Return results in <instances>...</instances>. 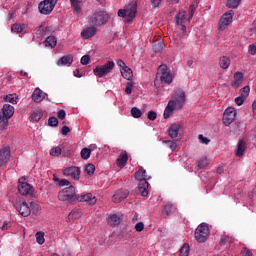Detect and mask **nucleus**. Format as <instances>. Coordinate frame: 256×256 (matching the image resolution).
<instances>
[{"mask_svg":"<svg viewBox=\"0 0 256 256\" xmlns=\"http://www.w3.org/2000/svg\"><path fill=\"white\" fill-rule=\"evenodd\" d=\"M15 108L10 104H4L0 110V131H5L9 127V120L13 117Z\"/></svg>","mask_w":256,"mask_h":256,"instance_id":"obj_1","label":"nucleus"},{"mask_svg":"<svg viewBox=\"0 0 256 256\" xmlns=\"http://www.w3.org/2000/svg\"><path fill=\"white\" fill-rule=\"evenodd\" d=\"M165 83L166 85H171L173 83V75L171 74V70L167 67V65H160L158 68V72L156 74V79L154 80V85L157 86L159 82Z\"/></svg>","mask_w":256,"mask_h":256,"instance_id":"obj_2","label":"nucleus"},{"mask_svg":"<svg viewBox=\"0 0 256 256\" xmlns=\"http://www.w3.org/2000/svg\"><path fill=\"white\" fill-rule=\"evenodd\" d=\"M59 201H68L69 203L77 202V194L75 192V186H68L62 189L58 193Z\"/></svg>","mask_w":256,"mask_h":256,"instance_id":"obj_3","label":"nucleus"},{"mask_svg":"<svg viewBox=\"0 0 256 256\" xmlns=\"http://www.w3.org/2000/svg\"><path fill=\"white\" fill-rule=\"evenodd\" d=\"M135 15H137V3L135 2L130 4L128 8L118 11V17L125 19L126 23H131L135 19Z\"/></svg>","mask_w":256,"mask_h":256,"instance_id":"obj_4","label":"nucleus"},{"mask_svg":"<svg viewBox=\"0 0 256 256\" xmlns=\"http://www.w3.org/2000/svg\"><path fill=\"white\" fill-rule=\"evenodd\" d=\"M115 69V62L113 61H108L104 65H98L93 69V73L96 77H105V75H109L111 71Z\"/></svg>","mask_w":256,"mask_h":256,"instance_id":"obj_5","label":"nucleus"},{"mask_svg":"<svg viewBox=\"0 0 256 256\" xmlns=\"http://www.w3.org/2000/svg\"><path fill=\"white\" fill-rule=\"evenodd\" d=\"M109 21V15L107 12L99 10L96 11L91 17H90V23L92 25H95L96 27H101V25H105Z\"/></svg>","mask_w":256,"mask_h":256,"instance_id":"obj_6","label":"nucleus"},{"mask_svg":"<svg viewBox=\"0 0 256 256\" xmlns=\"http://www.w3.org/2000/svg\"><path fill=\"white\" fill-rule=\"evenodd\" d=\"M209 238V226L205 223L200 224L195 231V239L198 243H205Z\"/></svg>","mask_w":256,"mask_h":256,"instance_id":"obj_7","label":"nucleus"},{"mask_svg":"<svg viewBox=\"0 0 256 256\" xmlns=\"http://www.w3.org/2000/svg\"><path fill=\"white\" fill-rule=\"evenodd\" d=\"M57 5V0H44L39 3L38 9L42 15H51Z\"/></svg>","mask_w":256,"mask_h":256,"instance_id":"obj_8","label":"nucleus"},{"mask_svg":"<svg viewBox=\"0 0 256 256\" xmlns=\"http://www.w3.org/2000/svg\"><path fill=\"white\" fill-rule=\"evenodd\" d=\"M62 175L73 181H79L81 179V168L77 166H70L62 170Z\"/></svg>","mask_w":256,"mask_h":256,"instance_id":"obj_9","label":"nucleus"},{"mask_svg":"<svg viewBox=\"0 0 256 256\" xmlns=\"http://www.w3.org/2000/svg\"><path fill=\"white\" fill-rule=\"evenodd\" d=\"M175 21L176 24L181 27L182 35H186L187 33V27L185 26L186 23H189L191 19L187 18V12L185 11H180L176 16H175Z\"/></svg>","mask_w":256,"mask_h":256,"instance_id":"obj_10","label":"nucleus"},{"mask_svg":"<svg viewBox=\"0 0 256 256\" xmlns=\"http://www.w3.org/2000/svg\"><path fill=\"white\" fill-rule=\"evenodd\" d=\"M174 102V106L177 107V109H182V107L185 105V91L183 89L178 88L175 90V93L173 95V99L170 100Z\"/></svg>","mask_w":256,"mask_h":256,"instance_id":"obj_11","label":"nucleus"},{"mask_svg":"<svg viewBox=\"0 0 256 256\" xmlns=\"http://www.w3.org/2000/svg\"><path fill=\"white\" fill-rule=\"evenodd\" d=\"M233 15H235V12L233 10H229L228 12L223 14L219 21L220 31H225V29L229 27V24L233 23Z\"/></svg>","mask_w":256,"mask_h":256,"instance_id":"obj_12","label":"nucleus"},{"mask_svg":"<svg viewBox=\"0 0 256 256\" xmlns=\"http://www.w3.org/2000/svg\"><path fill=\"white\" fill-rule=\"evenodd\" d=\"M237 117V110L235 108L229 107L224 111L223 115V123L226 125V127H229L233 121H235V118Z\"/></svg>","mask_w":256,"mask_h":256,"instance_id":"obj_13","label":"nucleus"},{"mask_svg":"<svg viewBox=\"0 0 256 256\" xmlns=\"http://www.w3.org/2000/svg\"><path fill=\"white\" fill-rule=\"evenodd\" d=\"M11 161V147L2 146L0 148V167L7 165Z\"/></svg>","mask_w":256,"mask_h":256,"instance_id":"obj_14","label":"nucleus"},{"mask_svg":"<svg viewBox=\"0 0 256 256\" xmlns=\"http://www.w3.org/2000/svg\"><path fill=\"white\" fill-rule=\"evenodd\" d=\"M85 1L86 0H70L72 13H74L76 17H81L83 13V3H85Z\"/></svg>","mask_w":256,"mask_h":256,"instance_id":"obj_15","label":"nucleus"},{"mask_svg":"<svg viewBox=\"0 0 256 256\" xmlns=\"http://www.w3.org/2000/svg\"><path fill=\"white\" fill-rule=\"evenodd\" d=\"M76 201L80 203H87V205H95L97 203V197L93 196L92 193H86L82 195H77Z\"/></svg>","mask_w":256,"mask_h":256,"instance_id":"obj_16","label":"nucleus"},{"mask_svg":"<svg viewBox=\"0 0 256 256\" xmlns=\"http://www.w3.org/2000/svg\"><path fill=\"white\" fill-rule=\"evenodd\" d=\"M18 191L20 195H33V186L27 182H21V180H19Z\"/></svg>","mask_w":256,"mask_h":256,"instance_id":"obj_17","label":"nucleus"},{"mask_svg":"<svg viewBox=\"0 0 256 256\" xmlns=\"http://www.w3.org/2000/svg\"><path fill=\"white\" fill-rule=\"evenodd\" d=\"M16 209L22 215V217H29L31 215V207H29V204L27 202H22L18 205H16Z\"/></svg>","mask_w":256,"mask_h":256,"instance_id":"obj_18","label":"nucleus"},{"mask_svg":"<svg viewBox=\"0 0 256 256\" xmlns=\"http://www.w3.org/2000/svg\"><path fill=\"white\" fill-rule=\"evenodd\" d=\"M82 39H92L97 35V28L95 26L87 27L81 32Z\"/></svg>","mask_w":256,"mask_h":256,"instance_id":"obj_19","label":"nucleus"},{"mask_svg":"<svg viewBox=\"0 0 256 256\" xmlns=\"http://www.w3.org/2000/svg\"><path fill=\"white\" fill-rule=\"evenodd\" d=\"M45 97H47V93L43 92L40 88H36L32 93V101L34 103H41Z\"/></svg>","mask_w":256,"mask_h":256,"instance_id":"obj_20","label":"nucleus"},{"mask_svg":"<svg viewBox=\"0 0 256 256\" xmlns=\"http://www.w3.org/2000/svg\"><path fill=\"white\" fill-rule=\"evenodd\" d=\"M129 197V191L127 190H118L112 197V201L114 203H121L123 199H127Z\"/></svg>","mask_w":256,"mask_h":256,"instance_id":"obj_21","label":"nucleus"},{"mask_svg":"<svg viewBox=\"0 0 256 256\" xmlns=\"http://www.w3.org/2000/svg\"><path fill=\"white\" fill-rule=\"evenodd\" d=\"M121 221H123V214H112L108 219V225L117 227V225H121Z\"/></svg>","mask_w":256,"mask_h":256,"instance_id":"obj_22","label":"nucleus"},{"mask_svg":"<svg viewBox=\"0 0 256 256\" xmlns=\"http://www.w3.org/2000/svg\"><path fill=\"white\" fill-rule=\"evenodd\" d=\"M138 191L142 197L149 195V182L147 180H141L138 184Z\"/></svg>","mask_w":256,"mask_h":256,"instance_id":"obj_23","label":"nucleus"},{"mask_svg":"<svg viewBox=\"0 0 256 256\" xmlns=\"http://www.w3.org/2000/svg\"><path fill=\"white\" fill-rule=\"evenodd\" d=\"M247 151V143L245 140H239L236 149V157H243Z\"/></svg>","mask_w":256,"mask_h":256,"instance_id":"obj_24","label":"nucleus"},{"mask_svg":"<svg viewBox=\"0 0 256 256\" xmlns=\"http://www.w3.org/2000/svg\"><path fill=\"white\" fill-rule=\"evenodd\" d=\"M175 109H179L175 106V102L174 101H169L165 110H164V119H169V117H171V115H173V111Z\"/></svg>","mask_w":256,"mask_h":256,"instance_id":"obj_25","label":"nucleus"},{"mask_svg":"<svg viewBox=\"0 0 256 256\" xmlns=\"http://www.w3.org/2000/svg\"><path fill=\"white\" fill-rule=\"evenodd\" d=\"M181 129V124H172L168 130V135L171 139H177L179 137V130Z\"/></svg>","mask_w":256,"mask_h":256,"instance_id":"obj_26","label":"nucleus"},{"mask_svg":"<svg viewBox=\"0 0 256 256\" xmlns=\"http://www.w3.org/2000/svg\"><path fill=\"white\" fill-rule=\"evenodd\" d=\"M127 161H129V155H127V151H123L117 159V166L123 169L127 165Z\"/></svg>","mask_w":256,"mask_h":256,"instance_id":"obj_27","label":"nucleus"},{"mask_svg":"<svg viewBox=\"0 0 256 256\" xmlns=\"http://www.w3.org/2000/svg\"><path fill=\"white\" fill-rule=\"evenodd\" d=\"M243 72H236L234 73V81L232 82V87L234 89H237L239 87H241V84L243 83Z\"/></svg>","mask_w":256,"mask_h":256,"instance_id":"obj_28","label":"nucleus"},{"mask_svg":"<svg viewBox=\"0 0 256 256\" xmlns=\"http://www.w3.org/2000/svg\"><path fill=\"white\" fill-rule=\"evenodd\" d=\"M135 179H137V181H139V183L141 181H147L149 179H151V176L147 175V171L143 168H140L136 173H135Z\"/></svg>","mask_w":256,"mask_h":256,"instance_id":"obj_29","label":"nucleus"},{"mask_svg":"<svg viewBox=\"0 0 256 256\" xmlns=\"http://www.w3.org/2000/svg\"><path fill=\"white\" fill-rule=\"evenodd\" d=\"M72 64H73V55L71 54L62 56L57 62V65H59L60 67H63L65 65H72Z\"/></svg>","mask_w":256,"mask_h":256,"instance_id":"obj_30","label":"nucleus"},{"mask_svg":"<svg viewBox=\"0 0 256 256\" xmlns=\"http://www.w3.org/2000/svg\"><path fill=\"white\" fill-rule=\"evenodd\" d=\"M121 75L124 79H127V81H131V79H133V70L126 66L121 69Z\"/></svg>","mask_w":256,"mask_h":256,"instance_id":"obj_31","label":"nucleus"},{"mask_svg":"<svg viewBox=\"0 0 256 256\" xmlns=\"http://www.w3.org/2000/svg\"><path fill=\"white\" fill-rule=\"evenodd\" d=\"M219 66L221 69H229L231 66V59L227 56H222L219 59Z\"/></svg>","mask_w":256,"mask_h":256,"instance_id":"obj_32","label":"nucleus"},{"mask_svg":"<svg viewBox=\"0 0 256 256\" xmlns=\"http://www.w3.org/2000/svg\"><path fill=\"white\" fill-rule=\"evenodd\" d=\"M44 45L45 47H50V49L57 47V38L55 36H48L44 41Z\"/></svg>","mask_w":256,"mask_h":256,"instance_id":"obj_33","label":"nucleus"},{"mask_svg":"<svg viewBox=\"0 0 256 256\" xmlns=\"http://www.w3.org/2000/svg\"><path fill=\"white\" fill-rule=\"evenodd\" d=\"M81 210L74 209L68 214V221H75L77 219H81Z\"/></svg>","mask_w":256,"mask_h":256,"instance_id":"obj_34","label":"nucleus"},{"mask_svg":"<svg viewBox=\"0 0 256 256\" xmlns=\"http://www.w3.org/2000/svg\"><path fill=\"white\" fill-rule=\"evenodd\" d=\"M54 182L58 187H71V182L67 179H59L57 176H54Z\"/></svg>","mask_w":256,"mask_h":256,"instance_id":"obj_35","label":"nucleus"},{"mask_svg":"<svg viewBox=\"0 0 256 256\" xmlns=\"http://www.w3.org/2000/svg\"><path fill=\"white\" fill-rule=\"evenodd\" d=\"M171 211H173V204L168 202L162 210L163 217H169V215H171Z\"/></svg>","mask_w":256,"mask_h":256,"instance_id":"obj_36","label":"nucleus"},{"mask_svg":"<svg viewBox=\"0 0 256 256\" xmlns=\"http://www.w3.org/2000/svg\"><path fill=\"white\" fill-rule=\"evenodd\" d=\"M23 29H25V24H13L11 27L12 33H23Z\"/></svg>","mask_w":256,"mask_h":256,"instance_id":"obj_37","label":"nucleus"},{"mask_svg":"<svg viewBox=\"0 0 256 256\" xmlns=\"http://www.w3.org/2000/svg\"><path fill=\"white\" fill-rule=\"evenodd\" d=\"M240 4L241 0H228L226 7H228V9H237V7H239Z\"/></svg>","mask_w":256,"mask_h":256,"instance_id":"obj_38","label":"nucleus"},{"mask_svg":"<svg viewBox=\"0 0 256 256\" xmlns=\"http://www.w3.org/2000/svg\"><path fill=\"white\" fill-rule=\"evenodd\" d=\"M209 165V161L207 160V157H203L197 162L198 169H205Z\"/></svg>","mask_w":256,"mask_h":256,"instance_id":"obj_39","label":"nucleus"},{"mask_svg":"<svg viewBox=\"0 0 256 256\" xmlns=\"http://www.w3.org/2000/svg\"><path fill=\"white\" fill-rule=\"evenodd\" d=\"M164 145H166V147H168V149H170L171 151H175V149H177V143L175 141L172 140H164L163 141Z\"/></svg>","mask_w":256,"mask_h":256,"instance_id":"obj_40","label":"nucleus"},{"mask_svg":"<svg viewBox=\"0 0 256 256\" xmlns=\"http://www.w3.org/2000/svg\"><path fill=\"white\" fill-rule=\"evenodd\" d=\"M131 115H132V117H134V119H139L141 117V115H143V112H141V109H139L137 107H133L131 109Z\"/></svg>","mask_w":256,"mask_h":256,"instance_id":"obj_41","label":"nucleus"},{"mask_svg":"<svg viewBox=\"0 0 256 256\" xmlns=\"http://www.w3.org/2000/svg\"><path fill=\"white\" fill-rule=\"evenodd\" d=\"M36 242L38 243V245H43V243H45V233L44 232L36 233Z\"/></svg>","mask_w":256,"mask_h":256,"instance_id":"obj_42","label":"nucleus"},{"mask_svg":"<svg viewBox=\"0 0 256 256\" xmlns=\"http://www.w3.org/2000/svg\"><path fill=\"white\" fill-rule=\"evenodd\" d=\"M81 157L82 159H89L91 157V149L83 148L81 150Z\"/></svg>","mask_w":256,"mask_h":256,"instance_id":"obj_43","label":"nucleus"},{"mask_svg":"<svg viewBox=\"0 0 256 256\" xmlns=\"http://www.w3.org/2000/svg\"><path fill=\"white\" fill-rule=\"evenodd\" d=\"M61 151V147L56 146L50 150V155L52 157H59V155H61Z\"/></svg>","mask_w":256,"mask_h":256,"instance_id":"obj_44","label":"nucleus"},{"mask_svg":"<svg viewBox=\"0 0 256 256\" xmlns=\"http://www.w3.org/2000/svg\"><path fill=\"white\" fill-rule=\"evenodd\" d=\"M189 244H184L183 247L180 249V256H189Z\"/></svg>","mask_w":256,"mask_h":256,"instance_id":"obj_45","label":"nucleus"},{"mask_svg":"<svg viewBox=\"0 0 256 256\" xmlns=\"http://www.w3.org/2000/svg\"><path fill=\"white\" fill-rule=\"evenodd\" d=\"M4 99L5 101H7V103H12L13 105L17 104V98L13 94H9L5 96Z\"/></svg>","mask_w":256,"mask_h":256,"instance_id":"obj_46","label":"nucleus"},{"mask_svg":"<svg viewBox=\"0 0 256 256\" xmlns=\"http://www.w3.org/2000/svg\"><path fill=\"white\" fill-rule=\"evenodd\" d=\"M85 173H87V175H93V173H95V165L87 164L85 167Z\"/></svg>","mask_w":256,"mask_h":256,"instance_id":"obj_47","label":"nucleus"},{"mask_svg":"<svg viewBox=\"0 0 256 256\" xmlns=\"http://www.w3.org/2000/svg\"><path fill=\"white\" fill-rule=\"evenodd\" d=\"M48 125L50 127H57V125H59V120L56 117H50L48 119Z\"/></svg>","mask_w":256,"mask_h":256,"instance_id":"obj_48","label":"nucleus"},{"mask_svg":"<svg viewBox=\"0 0 256 256\" xmlns=\"http://www.w3.org/2000/svg\"><path fill=\"white\" fill-rule=\"evenodd\" d=\"M153 51L155 53H161V51H163V43H161V42L155 43L153 45Z\"/></svg>","mask_w":256,"mask_h":256,"instance_id":"obj_49","label":"nucleus"},{"mask_svg":"<svg viewBox=\"0 0 256 256\" xmlns=\"http://www.w3.org/2000/svg\"><path fill=\"white\" fill-rule=\"evenodd\" d=\"M240 91H241L240 95L243 96L244 99H247V97H249V91H251V88H249V86H245Z\"/></svg>","mask_w":256,"mask_h":256,"instance_id":"obj_50","label":"nucleus"},{"mask_svg":"<svg viewBox=\"0 0 256 256\" xmlns=\"http://www.w3.org/2000/svg\"><path fill=\"white\" fill-rule=\"evenodd\" d=\"M199 142L203 143V145H209V143H211V140L209 138H206L203 136V134H200L198 136Z\"/></svg>","mask_w":256,"mask_h":256,"instance_id":"obj_51","label":"nucleus"},{"mask_svg":"<svg viewBox=\"0 0 256 256\" xmlns=\"http://www.w3.org/2000/svg\"><path fill=\"white\" fill-rule=\"evenodd\" d=\"M90 61H91V56L84 55V56H82L80 63H81V65H89Z\"/></svg>","mask_w":256,"mask_h":256,"instance_id":"obj_52","label":"nucleus"},{"mask_svg":"<svg viewBox=\"0 0 256 256\" xmlns=\"http://www.w3.org/2000/svg\"><path fill=\"white\" fill-rule=\"evenodd\" d=\"M125 93L131 95L133 93V82L126 83Z\"/></svg>","mask_w":256,"mask_h":256,"instance_id":"obj_53","label":"nucleus"},{"mask_svg":"<svg viewBox=\"0 0 256 256\" xmlns=\"http://www.w3.org/2000/svg\"><path fill=\"white\" fill-rule=\"evenodd\" d=\"M245 97H243V96H238V97H236L235 98V103H236V105H238V106H241V105H243V103H245Z\"/></svg>","mask_w":256,"mask_h":256,"instance_id":"obj_54","label":"nucleus"},{"mask_svg":"<svg viewBox=\"0 0 256 256\" xmlns=\"http://www.w3.org/2000/svg\"><path fill=\"white\" fill-rule=\"evenodd\" d=\"M143 229H145V224L143 222H138L136 225H135V230L138 232V233H141V231H143Z\"/></svg>","mask_w":256,"mask_h":256,"instance_id":"obj_55","label":"nucleus"},{"mask_svg":"<svg viewBox=\"0 0 256 256\" xmlns=\"http://www.w3.org/2000/svg\"><path fill=\"white\" fill-rule=\"evenodd\" d=\"M225 243H231V237L222 236L220 239V245H225Z\"/></svg>","mask_w":256,"mask_h":256,"instance_id":"obj_56","label":"nucleus"},{"mask_svg":"<svg viewBox=\"0 0 256 256\" xmlns=\"http://www.w3.org/2000/svg\"><path fill=\"white\" fill-rule=\"evenodd\" d=\"M148 119L149 121H155V119H157V113L155 111H149Z\"/></svg>","mask_w":256,"mask_h":256,"instance_id":"obj_57","label":"nucleus"},{"mask_svg":"<svg viewBox=\"0 0 256 256\" xmlns=\"http://www.w3.org/2000/svg\"><path fill=\"white\" fill-rule=\"evenodd\" d=\"M67 116V113L65 112V110H60L57 113V117L58 119H60L61 121H63V119H65V117Z\"/></svg>","mask_w":256,"mask_h":256,"instance_id":"obj_58","label":"nucleus"},{"mask_svg":"<svg viewBox=\"0 0 256 256\" xmlns=\"http://www.w3.org/2000/svg\"><path fill=\"white\" fill-rule=\"evenodd\" d=\"M242 256H253V252L247 248H243L241 251Z\"/></svg>","mask_w":256,"mask_h":256,"instance_id":"obj_59","label":"nucleus"},{"mask_svg":"<svg viewBox=\"0 0 256 256\" xmlns=\"http://www.w3.org/2000/svg\"><path fill=\"white\" fill-rule=\"evenodd\" d=\"M162 0H150L153 9H157L161 5Z\"/></svg>","mask_w":256,"mask_h":256,"instance_id":"obj_60","label":"nucleus"},{"mask_svg":"<svg viewBox=\"0 0 256 256\" xmlns=\"http://www.w3.org/2000/svg\"><path fill=\"white\" fill-rule=\"evenodd\" d=\"M32 119L34 121H40L41 120V112H33L32 113Z\"/></svg>","mask_w":256,"mask_h":256,"instance_id":"obj_61","label":"nucleus"},{"mask_svg":"<svg viewBox=\"0 0 256 256\" xmlns=\"http://www.w3.org/2000/svg\"><path fill=\"white\" fill-rule=\"evenodd\" d=\"M248 52L250 53V55H255V53H256V46H255V44L249 45Z\"/></svg>","mask_w":256,"mask_h":256,"instance_id":"obj_62","label":"nucleus"},{"mask_svg":"<svg viewBox=\"0 0 256 256\" xmlns=\"http://www.w3.org/2000/svg\"><path fill=\"white\" fill-rule=\"evenodd\" d=\"M61 133L63 135H69V133H71V129L68 126H63L61 129Z\"/></svg>","mask_w":256,"mask_h":256,"instance_id":"obj_63","label":"nucleus"},{"mask_svg":"<svg viewBox=\"0 0 256 256\" xmlns=\"http://www.w3.org/2000/svg\"><path fill=\"white\" fill-rule=\"evenodd\" d=\"M253 117L256 119V100L252 104Z\"/></svg>","mask_w":256,"mask_h":256,"instance_id":"obj_64","label":"nucleus"}]
</instances>
